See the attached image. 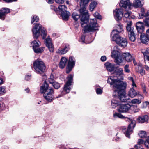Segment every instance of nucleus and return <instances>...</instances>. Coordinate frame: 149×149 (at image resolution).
<instances>
[{"label": "nucleus", "instance_id": "e2e57ef3", "mask_svg": "<svg viewBox=\"0 0 149 149\" xmlns=\"http://www.w3.org/2000/svg\"><path fill=\"white\" fill-rule=\"evenodd\" d=\"M46 1H47L49 3L51 4L53 2L54 0H46Z\"/></svg>", "mask_w": 149, "mask_h": 149}, {"label": "nucleus", "instance_id": "a19ab883", "mask_svg": "<svg viewBox=\"0 0 149 149\" xmlns=\"http://www.w3.org/2000/svg\"><path fill=\"white\" fill-rule=\"evenodd\" d=\"M141 102L140 100L137 99H134L132 100L131 101L132 103L135 104H139L141 103Z\"/></svg>", "mask_w": 149, "mask_h": 149}, {"label": "nucleus", "instance_id": "774afa93", "mask_svg": "<svg viewBox=\"0 0 149 149\" xmlns=\"http://www.w3.org/2000/svg\"><path fill=\"white\" fill-rule=\"evenodd\" d=\"M145 52H146V54H149V47L147 48L146 51Z\"/></svg>", "mask_w": 149, "mask_h": 149}, {"label": "nucleus", "instance_id": "69168bd1", "mask_svg": "<svg viewBox=\"0 0 149 149\" xmlns=\"http://www.w3.org/2000/svg\"><path fill=\"white\" fill-rule=\"evenodd\" d=\"M146 35L149 37V28L146 31Z\"/></svg>", "mask_w": 149, "mask_h": 149}, {"label": "nucleus", "instance_id": "4468645a", "mask_svg": "<svg viewBox=\"0 0 149 149\" xmlns=\"http://www.w3.org/2000/svg\"><path fill=\"white\" fill-rule=\"evenodd\" d=\"M130 121H131V124L129 125L126 131L124 133L125 136L129 138L130 137V135L132 133V130L131 128V125H132L133 128H134L135 125V120L131 119L130 120Z\"/></svg>", "mask_w": 149, "mask_h": 149}, {"label": "nucleus", "instance_id": "f704fd0d", "mask_svg": "<svg viewBox=\"0 0 149 149\" xmlns=\"http://www.w3.org/2000/svg\"><path fill=\"white\" fill-rule=\"evenodd\" d=\"M139 135L140 137L144 138L146 137L147 134L145 131H141L139 133Z\"/></svg>", "mask_w": 149, "mask_h": 149}, {"label": "nucleus", "instance_id": "f03ea898", "mask_svg": "<svg viewBox=\"0 0 149 149\" xmlns=\"http://www.w3.org/2000/svg\"><path fill=\"white\" fill-rule=\"evenodd\" d=\"M72 17L73 19L76 21L79 18L81 20V24L82 27L84 29V33L87 31L93 32L98 30L99 26L97 23V21L95 18L93 19H90L88 20V17L87 21L86 22H84L82 25L81 24L82 22L81 20V18L82 17L81 13L78 14L76 12H73L72 15Z\"/></svg>", "mask_w": 149, "mask_h": 149}, {"label": "nucleus", "instance_id": "473e14b6", "mask_svg": "<svg viewBox=\"0 0 149 149\" xmlns=\"http://www.w3.org/2000/svg\"><path fill=\"white\" fill-rule=\"evenodd\" d=\"M115 72L117 74L119 75H121L123 74V70L122 68L117 67L116 68L115 70Z\"/></svg>", "mask_w": 149, "mask_h": 149}, {"label": "nucleus", "instance_id": "7c9ffc66", "mask_svg": "<svg viewBox=\"0 0 149 149\" xmlns=\"http://www.w3.org/2000/svg\"><path fill=\"white\" fill-rule=\"evenodd\" d=\"M31 44L33 48L36 47H39L40 45V43L39 41L35 40L31 43Z\"/></svg>", "mask_w": 149, "mask_h": 149}, {"label": "nucleus", "instance_id": "f3484780", "mask_svg": "<svg viewBox=\"0 0 149 149\" xmlns=\"http://www.w3.org/2000/svg\"><path fill=\"white\" fill-rule=\"evenodd\" d=\"M45 44L51 52H53L54 46L52 44L51 39L49 37H48L46 39Z\"/></svg>", "mask_w": 149, "mask_h": 149}, {"label": "nucleus", "instance_id": "603ef678", "mask_svg": "<svg viewBox=\"0 0 149 149\" xmlns=\"http://www.w3.org/2000/svg\"><path fill=\"white\" fill-rule=\"evenodd\" d=\"M144 17L145 18H149V10H148L145 12L143 15V18Z\"/></svg>", "mask_w": 149, "mask_h": 149}, {"label": "nucleus", "instance_id": "ea45409f", "mask_svg": "<svg viewBox=\"0 0 149 149\" xmlns=\"http://www.w3.org/2000/svg\"><path fill=\"white\" fill-rule=\"evenodd\" d=\"M141 13L140 14H139V18H143V15L145 13V9L144 8H142L141 9Z\"/></svg>", "mask_w": 149, "mask_h": 149}, {"label": "nucleus", "instance_id": "a878e982", "mask_svg": "<svg viewBox=\"0 0 149 149\" xmlns=\"http://www.w3.org/2000/svg\"><path fill=\"white\" fill-rule=\"evenodd\" d=\"M105 65L107 70L111 72L114 70V65L109 62H107L105 64Z\"/></svg>", "mask_w": 149, "mask_h": 149}, {"label": "nucleus", "instance_id": "6e6552de", "mask_svg": "<svg viewBox=\"0 0 149 149\" xmlns=\"http://www.w3.org/2000/svg\"><path fill=\"white\" fill-rule=\"evenodd\" d=\"M113 36H111V40L115 42L116 43L122 47H125L127 44V40L125 38H122L119 35H115Z\"/></svg>", "mask_w": 149, "mask_h": 149}, {"label": "nucleus", "instance_id": "09e8293b", "mask_svg": "<svg viewBox=\"0 0 149 149\" xmlns=\"http://www.w3.org/2000/svg\"><path fill=\"white\" fill-rule=\"evenodd\" d=\"M145 145L146 148H149V136L145 141Z\"/></svg>", "mask_w": 149, "mask_h": 149}, {"label": "nucleus", "instance_id": "6e6d98bb", "mask_svg": "<svg viewBox=\"0 0 149 149\" xmlns=\"http://www.w3.org/2000/svg\"><path fill=\"white\" fill-rule=\"evenodd\" d=\"M55 2L58 4H62L64 2V0H55Z\"/></svg>", "mask_w": 149, "mask_h": 149}, {"label": "nucleus", "instance_id": "e433bc0d", "mask_svg": "<svg viewBox=\"0 0 149 149\" xmlns=\"http://www.w3.org/2000/svg\"><path fill=\"white\" fill-rule=\"evenodd\" d=\"M113 117L115 118H124L125 117L121 114L118 113H115L113 114Z\"/></svg>", "mask_w": 149, "mask_h": 149}, {"label": "nucleus", "instance_id": "de8ad7c7", "mask_svg": "<svg viewBox=\"0 0 149 149\" xmlns=\"http://www.w3.org/2000/svg\"><path fill=\"white\" fill-rule=\"evenodd\" d=\"M140 70L137 71V72L140 73L142 75H144L145 74V70L141 67H140Z\"/></svg>", "mask_w": 149, "mask_h": 149}, {"label": "nucleus", "instance_id": "a211bd4d", "mask_svg": "<svg viewBox=\"0 0 149 149\" xmlns=\"http://www.w3.org/2000/svg\"><path fill=\"white\" fill-rule=\"evenodd\" d=\"M126 29L128 34L136 32L134 27L132 26V24L131 21L127 23Z\"/></svg>", "mask_w": 149, "mask_h": 149}, {"label": "nucleus", "instance_id": "c756f323", "mask_svg": "<svg viewBox=\"0 0 149 149\" xmlns=\"http://www.w3.org/2000/svg\"><path fill=\"white\" fill-rule=\"evenodd\" d=\"M128 37L130 40L132 42H134L136 39V32L128 34Z\"/></svg>", "mask_w": 149, "mask_h": 149}, {"label": "nucleus", "instance_id": "423d86ee", "mask_svg": "<svg viewBox=\"0 0 149 149\" xmlns=\"http://www.w3.org/2000/svg\"><path fill=\"white\" fill-rule=\"evenodd\" d=\"M33 66L35 72L38 74H42L45 71V65L41 59L36 60L33 63Z\"/></svg>", "mask_w": 149, "mask_h": 149}, {"label": "nucleus", "instance_id": "5fc2aeb1", "mask_svg": "<svg viewBox=\"0 0 149 149\" xmlns=\"http://www.w3.org/2000/svg\"><path fill=\"white\" fill-rule=\"evenodd\" d=\"M135 147L137 149H142V145L137 144L135 146Z\"/></svg>", "mask_w": 149, "mask_h": 149}, {"label": "nucleus", "instance_id": "a18cd8bd", "mask_svg": "<svg viewBox=\"0 0 149 149\" xmlns=\"http://www.w3.org/2000/svg\"><path fill=\"white\" fill-rule=\"evenodd\" d=\"M94 16L96 18L99 19H102L101 16L99 14L98 12H96L93 14Z\"/></svg>", "mask_w": 149, "mask_h": 149}, {"label": "nucleus", "instance_id": "412c9836", "mask_svg": "<svg viewBox=\"0 0 149 149\" xmlns=\"http://www.w3.org/2000/svg\"><path fill=\"white\" fill-rule=\"evenodd\" d=\"M69 46L66 45L63 49L59 48L56 51V53L62 55L65 54L69 50Z\"/></svg>", "mask_w": 149, "mask_h": 149}, {"label": "nucleus", "instance_id": "c85d7f7f", "mask_svg": "<svg viewBox=\"0 0 149 149\" xmlns=\"http://www.w3.org/2000/svg\"><path fill=\"white\" fill-rule=\"evenodd\" d=\"M117 98L115 97L111 101V107L113 108H115L119 104V102L117 100Z\"/></svg>", "mask_w": 149, "mask_h": 149}, {"label": "nucleus", "instance_id": "bb28decb", "mask_svg": "<svg viewBox=\"0 0 149 149\" xmlns=\"http://www.w3.org/2000/svg\"><path fill=\"white\" fill-rule=\"evenodd\" d=\"M70 15V13L67 11L61 12V15L63 19L64 20H68V19Z\"/></svg>", "mask_w": 149, "mask_h": 149}, {"label": "nucleus", "instance_id": "9d476101", "mask_svg": "<svg viewBox=\"0 0 149 149\" xmlns=\"http://www.w3.org/2000/svg\"><path fill=\"white\" fill-rule=\"evenodd\" d=\"M75 61L74 58L72 56L69 57L66 70V73H69L72 70L75 65Z\"/></svg>", "mask_w": 149, "mask_h": 149}, {"label": "nucleus", "instance_id": "aec40b11", "mask_svg": "<svg viewBox=\"0 0 149 149\" xmlns=\"http://www.w3.org/2000/svg\"><path fill=\"white\" fill-rule=\"evenodd\" d=\"M10 9L7 8H3L0 10V19L4 20L6 14L10 12Z\"/></svg>", "mask_w": 149, "mask_h": 149}, {"label": "nucleus", "instance_id": "bf43d9fd", "mask_svg": "<svg viewBox=\"0 0 149 149\" xmlns=\"http://www.w3.org/2000/svg\"><path fill=\"white\" fill-rule=\"evenodd\" d=\"M101 60L102 61H104L106 60V57L105 56H103L101 57Z\"/></svg>", "mask_w": 149, "mask_h": 149}, {"label": "nucleus", "instance_id": "4c0bfd02", "mask_svg": "<svg viewBox=\"0 0 149 149\" xmlns=\"http://www.w3.org/2000/svg\"><path fill=\"white\" fill-rule=\"evenodd\" d=\"M144 55V59L145 64L146 63L147 61H149V56L146 54V52H143Z\"/></svg>", "mask_w": 149, "mask_h": 149}, {"label": "nucleus", "instance_id": "2eb2a0df", "mask_svg": "<svg viewBox=\"0 0 149 149\" xmlns=\"http://www.w3.org/2000/svg\"><path fill=\"white\" fill-rule=\"evenodd\" d=\"M131 106L129 104L121 105L118 109V111L120 113L127 112L130 109Z\"/></svg>", "mask_w": 149, "mask_h": 149}, {"label": "nucleus", "instance_id": "0e129e2a", "mask_svg": "<svg viewBox=\"0 0 149 149\" xmlns=\"http://www.w3.org/2000/svg\"><path fill=\"white\" fill-rule=\"evenodd\" d=\"M132 86L133 87V88H134V87H136V84H135L134 81L133 82H132Z\"/></svg>", "mask_w": 149, "mask_h": 149}, {"label": "nucleus", "instance_id": "dca6fc26", "mask_svg": "<svg viewBox=\"0 0 149 149\" xmlns=\"http://www.w3.org/2000/svg\"><path fill=\"white\" fill-rule=\"evenodd\" d=\"M139 92H136L134 88H131L128 92V96L132 97L133 98L136 96L138 95L141 97L140 99H142L143 97L141 95L139 94Z\"/></svg>", "mask_w": 149, "mask_h": 149}, {"label": "nucleus", "instance_id": "680f3d73", "mask_svg": "<svg viewBox=\"0 0 149 149\" xmlns=\"http://www.w3.org/2000/svg\"><path fill=\"white\" fill-rule=\"evenodd\" d=\"M128 79L129 80L132 81V82H133L134 81L133 78L132 77H128Z\"/></svg>", "mask_w": 149, "mask_h": 149}, {"label": "nucleus", "instance_id": "5701e85b", "mask_svg": "<svg viewBox=\"0 0 149 149\" xmlns=\"http://www.w3.org/2000/svg\"><path fill=\"white\" fill-rule=\"evenodd\" d=\"M141 42L143 43H146L149 40V37L144 33H141L140 36Z\"/></svg>", "mask_w": 149, "mask_h": 149}, {"label": "nucleus", "instance_id": "1a4fd4ad", "mask_svg": "<svg viewBox=\"0 0 149 149\" xmlns=\"http://www.w3.org/2000/svg\"><path fill=\"white\" fill-rule=\"evenodd\" d=\"M73 77V75L71 74L68 77L67 81L61 93L63 95L68 93L70 91L71 89L70 86L71 85V83L72 82Z\"/></svg>", "mask_w": 149, "mask_h": 149}, {"label": "nucleus", "instance_id": "393cba45", "mask_svg": "<svg viewBox=\"0 0 149 149\" xmlns=\"http://www.w3.org/2000/svg\"><path fill=\"white\" fill-rule=\"evenodd\" d=\"M148 119V116L147 115H144L139 117L138 119V120L139 123H144L147 122Z\"/></svg>", "mask_w": 149, "mask_h": 149}, {"label": "nucleus", "instance_id": "8fccbe9b", "mask_svg": "<svg viewBox=\"0 0 149 149\" xmlns=\"http://www.w3.org/2000/svg\"><path fill=\"white\" fill-rule=\"evenodd\" d=\"M49 82L50 84H52L54 82V78L53 75H51L49 79Z\"/></svg>", "mask_w": 149, "mask_h": 149}, {"label": "nucleus", "instance_id": "cd10ccee", "mask_svg": "<svg viewBox=\"0 0 149 149\" xmlns=\"http://www.w3.org/2000/svg\"><path fill=\"white\" fill-rule=\"evenodd\" d=\"M143 5L140 0H134L132 3L133 6L136 8L141 7Z\"/></svg>", "mask_w": 149, "mask_h": 149}, {"label": "nucleus", "instance_id": "0eeeda50", "mask_svg": "<svg viewBox=\"0 0 149 149\" xmlns=\"http://www.w3.org/2000/svg\"><path fill=\"white\" fill-rule=\"evenodd\" d=\"M123 53L119 51L113 50L111 52V56L112 58H114L115 62L117 64L120 65H123L125 63L123 61Z\"/></svg>", "mask_w": 149, "mask_h": 149}, {"label": "nucleus", "instance_id": "c9c22d12", "mask_svg": "<svg viewBox=\"0 0 149 149\" xmlns=\"http://www.w3.org/2000/svg\"><path fill=\"white\" fill-rule=\"evenodd\" d=\"M58 8L59 10L63 12L64 11H66L67 8L64 5H60L58 6Z\"/></svg>", "mask_w": 149, "mask_h": 149}, {"label": "nucleus", "instance_id": "338daca9", "mask_svg": "<svg viewBox=\"0 0 149 149\" xmlns=\"http://www.w3.org/2000/svg\"><path fill=\"white\" fill-rule=\"evenodd\" d=\"M144 68L146 70H149V67L147 65H145Z\"/></svg>", "mask_w": 149, "mask_h": 149}, {"label": "nucleus", "instance_id": "9b49d317", "mask_svg": "<svg viewBox=\"0 0 149 149\" xmlns=\"http://www.w3.org/2000/svg\"><path fill=\"white\" fill-rule=\"evenodd\" d=\"M123 10L122 8L116 9L113 11V14L116 20H120L123 15Z\"/></svg>", "mask_w": 149, "mask_h": 149}, {"label": "nucleus", "instance_id": "39448f33", "mask_svg": "<svg viewBox=\"0 0 149 149\" xmlns=\"http://www.w3.org/2000/svg\"><path fill=\"white\" fill-rule=\"evenodd\" d=\"M40 30L41 31V35L43 39L45 38L47 33L45 29L42 27L40 24H36L32 29V31L34 39L38 38L40 36Z\"/></svg>", "mask_w": 149, "mask_h": 149}, {"label": "nucleus", "instance_id": "37998d69", "mask_svg": "<svg viewBox=\"0 0 149 149\" xmlns=\"http://www.w3.org/2000/svg\"><path fill=\"white\" fill-rule=\"evenodd\" d=\"M131 13L129 11H126L124 13V16L126 18H130Z\"/></svg>", "mask_w": 149, "mask_h": 149}, {"label": "nucleus", "instance_id": "052dcab7", "mask_svg": "<svg viewBox=\"0 0 149 149\" xmlns=\"http://www.w3.org/2000/svg\"><path fill=\"white\" fill-rule=\"evenodd\" d=\"M81 39L82 42H83V43L85 42H84V41H85V36H81Z\"/></svg>", "mask_w": 149, "mask_h": 149}, {"label": "nucleus", "instance_id": "6ab92c4d", "mask_svg": "<svg viewBox=\"0 0 149 149\" xmlns=\"http://www.w3.org/2000/svg\"><path fill=\"white\" fill-rule=\"evenodd\" d=\"M136 27L138 33L141 34L143 33L144 30L143 24L142 22H138L136 24Z\"/></svg>", "mask_w": 149, "mask_h": 149}, {"label": "nucleus", "instance_id": "49530a36", "mask_svg": "<svg viewBox=\"0 0 149 149\" xmlns=\"http://www.w3.org/2000/svg\"><path fill=\"white\" fill-rule=\"evenodd\" d=\"M124 71L125 72L127 73H129L130 72V70L129 69V65L128 64L126 65L124 67Z\"/></svg>", "mask_w": 149, "mask_h": 149}, {"label": "nucleus", "instance_id": "58836bf2", "mask_svg": "<svg viewBox=\"0 0 149 149\" xmlns=\"http://www.w3.org/2000/svg\"><path fill=\"white\" fill-rule=\"evenodd\" d=\"M39 20V18L37 16L34 15L32 17V20L31 23L32 24L34 22H37Z\"/></svg>", "mask_w": 149, "mask_h": 149}, {"label": "nucleus", "instance_id": "c03bdc74", "mask_svg": "<svg viewBox=\"0 0 149 149\" xmlns=\"http://www.w3.org/2000/svg\"><path fill=\"white\" fill-rule=\"evenodd\" d=\"M6 93V88L4 87H0V94L3 95Z\"/></svg>", "mask_w": 149, "mask_h": 149}, {"label": "nucleus", "instance_id": "2f4dec72", "mask_svg": "<svg viewBox=\"0 0 149 149\" xmlns=\"http://www.w3.org/2000/svg\"><path fill=\"white\" fill-rule=\"evenodd\" d=\"M97 3L95 1H93L91 2L89 5V9L91 11H93V9L96 6Z\"/></svg>", "mask_w": 149, "mask_h": 149}, {"label": "nucleus", "instance_id": "3c124183", "mask_svg": "<svg viewBox=\"0 0 149 149\" xmlns=\"http://www.w3.org/2000/svg\"><path fill=\"white\" fill-rule=\"evenodd\" d=\"M144 22L146 25L149 27V18H145L144 19Z\"/></svg>", "mask_w": 149, "mask_h": 149}, {"label": "nucleus", "instance_id": "f257e3e1", "mask_svg": "<svg viewBox=\"0 0 149 149\" xmlns=\"http://www.w3.org/2000/svg\"><path fill=\"white\" fill-rule=\"evenodd\" d=\"M107 82L111 85H113L114 89H116L114 91L118 93V99L123 102H129V99L125 95V89L127 85L126 83L115 79L112 76L108 78Z\"/></svg>", "mask_w": 149, "mask_h": 149}, {"label": "nucleus", "instance_id": "4d7b16f0", "mask_svg": "<svg viewBox=\"0 0 149 149\" xmlns=\"http://www.w3.org/2000/svg\"><path fill=\"white\" fill-rule=\"evenodd\" d=\"M144 142V141L142 139H140L138 140L137 144L142 145L143 143Z\"/></svg>", "mask_w": 149, "mask_h": 149}, {"label": "nucleus", "instance_id": "f8f14e48", "mask_svg": "<svg viewBox=\"0 0 149 149\" xmlns=\"http://www.w3.org/2000/svg\"><path fill=\"white\" fill-rule=\"evenodd\" d=\"M114 28L112 31L111 36H113L114 33L115 35H119V33H121L123 31V26L120 24H116Z\"/></svg>", "mask_w": 149, "mask_h": 149}, {"label": "nucleus", "instance_id": "b1692460", "mask_svg": "<svg viewBox=\"0 0 149 149\" xmlns=\"http://www.w3.org/2000/svg\"><path fill=\"white\" fill-rule=\"evenodd\" d=\"M68 59L65 57H62L61 58L59 64L60 68L61 69L63 68L65 66Z\"/></svg>", "mask_w": 149, "mask_h": 149}, {"label": "nucleus", "instance_id": "13d9d810", "mask_svg": "<svg viewBox=\"0 0 149 149\" xmlns=\"http://www.w3.org/2000/svg\"><path fill=\"white\" fill-rule=\"evenodd\" d=\"M31 78V75H26L25 77V79L26 80H29Z\"/></svg>", "mask_w": 149, "mask_h": 149}, {"label": "nucleus", "instance_id": "79ce46f5", "mask_svg": "<svg viewBox=\"0 0 149 149\" xmlns=\"http://www.w3.org/2000/svg\"><path fill=\"white\" fill-rule=\"evenodd\" d=\"M52 84L53 86L55 89H58L60 87V85L58 82H54Z\"/></svg>", "mask_w": 149, "mask_h": 149}, {"label": "nucleus", "instance_id": "72a5a7b5", "mask_svg": "<svg viewBox=\"0 0 149 149\" xmlns=\"http://www.w3.org/2000/svg\"><path fill=\"white\" fill-rule=\"evenodd\" d=\"M38 47H36L33 48L34 52L36 53H39L42 52L44 48L43 47L38 48Z\"/></svg>", "mask_w": 149, "mask_h": 149}, {"label": "nucleus", "instance_id": "20e7f679", "mask_svg": "<svg viewBox=\"0 0 149 149\" xmlns=\"http://www.w3.org/2000/svg\"><path fill=\"white\" fill-rule=\"evenodd\" d=\"M90 0H80V6L81 8L79 10L80 13L82 17L81 18L82 25L84 22H86L87 21L88 17V10H86V6L89 2Z\"/></svg>", "mask_w": 149, "mask_h": 149}, {"label": "nucleus", "instance_id": "864d4df0", "mask_svg": "<svg viewBox=\"0 0 149 149\" xmlns=\"http://www.w3.org/2000/svg\"><path fill=\"white\" fill-rule=\"evenodd\" d=\"M96 92L97 94H101L102 92V90L99 88H97L96 89Z\"/></svg>", "mask_w": 149, "mask_h": 149}, {"label": "nucleus", "instance_id": "4be33fe9", "mask_svg": "<svg viewBox=\"0 0 149 149\" xmlns=\"http://www.w3.org/2000/svg\"><path fill=\"white\" fill-rule=\"evenodd\" d=\"M122 56L123 61L124 58H125L127 62H130L132 60V56L129 53H123Z\"/></svg>", "mask_w": 149, "mask_h": 149}, {"label": "nucleus", "instance_id": "ddd939ff", "mask_svg": "<svg viewBox=\"0 0 149 149\" xmlns=\"http://www.w3.org/2000/svg\"><path fill=\"white\" fill-rule=\"evenodd\" d=\"M131 5L132 3L129 0H121L119 3V6L121 7L127 9H130Z\"/></svg>", "mask_w": 149, "mask_h": 149}, {"label": "nucleus", "instance_id": "7ed1b4c3", "mask_svg": "<svg viewBox=\"0 0 149 149\" xmlns=\"http://www.w3.org/2000/svg\"><path fill=\"white\" fill-rule=\"evenodd\" d=\"M40 92L41 93H44V97L48 101L51 102L53 100V89L52 88L49 87V86L47 84L45 83L41 87Z\"/></svg>", "mask_w": 149, "mask_h": 149}]
</instances>
